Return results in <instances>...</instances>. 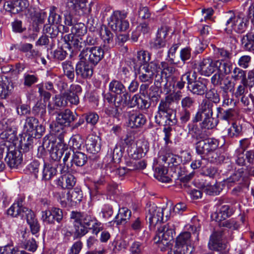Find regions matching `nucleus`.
I'll list each match as a JSON object with an SVG mask.
<instances>
[{
    "label": "nucleus",
    "instance_id": "18",
    "mask_svg": "<svg viewBox=\"0 0 254 254\" xmlns=\"http://www.w3.org/2000/svg\"><path fill=\"white\" fill-rule=\"evenodd\" d=\"M63 218V211L59 208L52 207L42 212V219L46 224H53L56 221L60 223Z\"/></svg>",
    "mask_w": 254,
    "mask_h": 254
},
{
    "label": "nucleus",
    "instance_id": "57",
    "mask_svg": "<svg viewBox=\"0 0 254 254\" xmlns=\"http://www.w3.org/2000/svg\"><path fill=\"white\" fill-rule=\"evenodd\" d=\"M206 94V97L208 101L212 102L213 105L217 104L220 101V96L217 90L214 88H211L207 90Z\"/></svg>",
    "mask_w": 254,
    "mask_h": 254
},
{
    "label": "nucleus",
    "instance_id": "48",
    "mask_svg": "<svg viewBox=\"0 0 254 254\" xmlns=\"http://www.w3.org/2000/svg\"><path fill=\"white\" fill-rule=\"evenodd\" d=\"M14 124L15 123L10 119H3L0 121V129L8 131L10 134L15 133L16 130Z\"/></svg>",
    "mask_w": 254,
    "mask_h": 254
},
{
    "label": "nucleus",
    "instance_id": "20",
    "mask_svg": "<svg viewBox=\"0 0 254 254\" xmlns=\"http://www.w3.org/2000/svg\"><path fill=\"white\" fill-rule=\"evenodd\" d=\"M198 122V121H195L192 118L191 121L187 125L188 129V135H190L193 140H195L196 141L208 137L206 131L203 130V128H201V127H198L197 124V123Z\"/></svg>",
    "mask_w": 254,
    "mask_h": 254
},
{
    "label": "nucleus",
    "instance_id": "33",
    "mask_svg": "<svg viewBox=\"0 0 254 254\" xmlns=\"http://www.w3.org/2000/svg\"><path fill=\"white\" fill-rule=\"evenodd\" d=\"M242 48L246 51H254V32H250L243 35L241 39Z\"/></svg>",
    "mask_w": 254,
    "mask_h": 254
},
{
    "label": "nucleus",
    "instance_id": "51",
    "mask_svg": "<svg viewBox=\"0 0 254 254\" xmlns=\"http://www.w3.org/2000/svg\"><path fill=\"white\" fill-rule=\"evenodd\" d=\"M25 252L17 247H14L8 244L0 247V254H24Z\"/></svg>",
    "mask_w": 254,
    "mask_h": 254
},
{
    "label": "nucleus",
    "instance_id": "9",
    "mask_svg": "<svg viewBox=\"0 0 254 254\" xmlns=\"http://www.w3.org/2000/svg\"><path fill=\"white\" fill-rule=\"evenodd\" d=\"M219 146V141L214 138H204L195 143L196 152L200 155L207 156L215 151Z\"/></svg>",
    "mask_w": 254,
    "mask_h": 254
},
{
    "label": "nucleus",
    "instance_id": "11",
    "mask_svg": "<svg viewBox=\"0 0 254 254\" xmlns=\"http://www.w3.org/2000/svg\"><path fill=\"white\" fill-rule=\"evenodd\" d=\"M157 61L150 62L149 64L140 66L138 71V79L142 82L152 83L155 73L159 68Z\"/></svg>",
    "mask_w": 254,
    "mask_h": 254
},
{
    "label": "nucleus",
    "instance_id": "26",
    "mask_svg": "<svg viewBox=\"0 0 254 254\" xmlns=\"http://www.w3.org/2000/svg\"><path fill=\"white\" fill-rule=\"evenodd\" d=\"M69 172L64 173L56 180V184L58 187L63 189H71L74 186L76 179Z\"/></svg>",
    "mask_w": 254,
    "mask_h": 254
},
{
    "label": "nucleus",
    "instance_id": "43",
    "mask_svg": "<svg viewBox=\"0 0 254 254\" xmlns=\"http://www.w3.org/2000/svg\"><path fill=\"white\" fill-rule=\"evenodd\" d=\"M179 47V44H174L168 51L166 60L170 64H178L180 63L179 58L176 56V52Z\"/></svg>",
    "mask_w": 254,
    "mask_h": 254
},
{
    "label": "nucleus",
    "instance_id": "4",
    "mask_svg": "<svg viewBox=\"0 0 254 254\" xmlns=\"http://www.w3.org/2000/svg\"><path fill=\"white\" fill-rule=\"evenodd\" d=\"M187 231L181 233L176 238V244L186 250L188 246L193 245L198 241L200 225L196 218H193L190 224L186 226Z\"/></svg>",
    "mask_w": 254,
    "mask_h": 254
},
{
    "label": "nucleus",
    "instance_id": "1",
    "mask_svg": "<svg viewBox=\"0 0 254 254\" xmlns=\"http://www.w3.org/2000/svg\"><path fill=\"white\" fill-rule=\"evenodd\" d=\"M146 219L149 223L151 230H155L157 227V229L154 238V243L158 244L162 251H165V247L171 244L175 234L173 224H161L164 221L163 209L157 207L154 203L147 204Z\"/></svg>",
    "mask_w": 254,
    "mask_h": 254
},
{
    "label": "nucleus",
    "instance_id": "55",
    "mask_svg": "<svg viewBox=\"0 0 254 254\" xmlns=\"http://www.w3.org/2000/svg\"><path fill=\"white\" fill-rule=\"evenodd\" d=\"M160 65L162 69L161 72L162 74L165 76V78H168L170 77L176 71V68L172 66H170L167 62H161Z\"/></svg>",
    "mask_w": 254,
    "mask_h": 254
},
{
    "label": "nucleus",
    "instance_id": "14",
    "mask_svg": "<svg viewBox=\"0 0 254 254\" xmlns=\"http://www.w3.org/2000/svg\"><path fill=\"white\" fill-rule=\"evenodd\" d=\"M224 238V231L222 229L214 231L210 237L208 244L209 249L216 251L226 250L227 245Z\"/></svg>",
    "mask_w": 254,
    "mask_h": 254
},
{
    "label": "nucleus",
    "instance_id": "61",
    "mask_svg": "<svg viewBox=\"0 0 254 254\" xmlns=\"http://www.w3.org/2000/svg\"><path fill=\"white\" fill-rule=\"evenodd\" d=\"M38 120L36 118L33 117H27L25 120L24 128L27 132L31 133L38 125Z\"/></svg>",
    "mask_w": 254,
    "mask_h": 254
},
{
    "label": "nucleus",
    "instance_id": "44",
    "mask_svg": "<svg viewBox=\"0 0 254 254\" xmlns=\"http://www.w3.org/2000/svg\"><path fill=\"white\" fill-rule=\"evenodd\" d=\"M74 231L73 232V239L74 240L80 238L85 235L89 229L79 222H75L73 220Z\"/></svg>",
    "mask_w": 254,
    "mask_h": 254
},
{
    "label": "nucleus",
    "instance_id": "31",
    "mask_svg": "<svg viewBox=\"0 0 254 254\" xmlns=\"http://www.w3.org/2000/svg\"><path fill=\"white\" fill-rule=\"evenodd\" d=\"M131 214V211L126 207L120 208L118 213L115 216L114 220L110 223H113L117 225L124 224L129 220Z\"/></svg>",
    "mask_w": 254,
    "mask_h": 254
},
{
    "label": "nucleus",
    "instance_id": "12",
    "mask_svg": "<svg viewBox=\"0 0 254 254\" xmlns=\"http://www.w3.org/2000/svg\"><path fill=\"white\" fill-rule=\"evenodd\" d=\"M169 31V27L162 26L158 28L156 37L149 42V48L151 50H159L166 46V37Z\"/></svg>",
    "mask_w": 254,
    "mask_h": 254
},
{
    "label": "nucleus",
    "instance_id": "42",
    "mask_svg": "<svg viewBox=\"0 0 254 254\" xmlns=\"http://www.w3.org/2000/svg\"><path fill=\"white\" fill-rule=\"evenodd\" d=\"M243 171L239 170L235 172L225 180L226 183L229 186H232L234 184L241 185L243 182Z\"/></svg>",
    "mask_w": 254,
    "mask_h": 254
},
{
    "label": "nucleus",
    "instance_id": "53",
    "mask_svg": "<svg viewBox=\"0 0 254 254\" xmlns=\"http://www.w3.org/2000/svg\"><path fill=\"white\" fill-rule=\"evenodd\" d=\"M67 199L68 201L79 203L82 200L81 191L78 189L68 191L66 193Z\"/></svg>",
    "mask_w": 254,
    "mask_h": 254
},
{
    "label": "nucleus",
    "instance_id": "63",
    "mask_svg": "<svg viewBox=\"0 0 254 254\" xmlns=\"http://www.w3.org/2000/svg\"><path fill=\"white\" fill-rule=\"evenodd\" d=\"M43 31L50 35L51 38L56 37L59 33V28L56 25L46 24L44 26Z\"/></svg>",
    "mask_w": 254,
    "mask_h": 254
},
{
    "label": "nucleus",
    "instance_id": "40",
    "mask_svg": "<svg viewBox=\"0 0 254 254\" xmlns=\"http://www.w3.org/2000/svg\"><path fill=\"white\" fill-rule=\"evenodd\" d=\"M167 172L168 170L166 167L163 166H159L155 169L154 176L160 182L169 183L171 181V179L166 176Z\"/></svg>",
    "mask_w": 254,
    "mask_h": 254
},
{
    "label": "nucleus",
    "instance_id": "3",
    "mask_svg": "<svg viewBox=\"0 0 254 254\" xmlns=\"http://www.w3.org/2000/svg\"><path fill=\"white\" fill-rule=\"evenodd\" d=\"M240 147L236 150L235 154V162L239 166H246L249 175L254 176V151H246L249 142L247 139L240 141Z\"/></svg>",
    "mask_w": 254,
    "mask_h": 254
},
{
    "label": "nucleus",
    "instance_id": "52",
    "mask_svg": "<svg viewBox=\"0 0 254 254\" xmlns=\"http://www.w3.org/2000/svg\"><path fill=\"white\" fill-rule=\"evenodd\" d=\"M28 13L30 17L37 21L38 24L43 23L47 17L46 12L42 10L36 11L34 9H30L28 10Z\"/></svg>",
    "mask_w": 254,
    "mask_h": 254
},
{
    "label": "nucleus",
    "instance_id": "41",
    "mask_svg": "<svg viewBox=\"0 0 254 254\" xmlns=\"http://www.w3.org/2000/svg\"><path fill=\"white\" fill-rule=\"evenodd\" d=\"M57 172V169L55 167L48 163H44L42 170V180H50L56 175Z\"/></svg>",
    "mask_w": 254,
    "mask_h": 254
},
{
    "label": "nucleus",
    "instance_id": "23",
    "mask_svg": "<svg viewBox=\"0 0 254 254\" xmlns=\"http://www.w3.org/2000/svg\"><path fill=\"white\" fill-rule=\"evenodd\" d=\"M72 34L66 35L64 39L67 43L68 48V43H71V39L73 38H81L83 37L87 33V29L85 24L82 22L75 23L71 28Z\"/></svg>",
    "mask_w": 254,
    "mask_h": 254
},
{
    "label": "nucleus",
    "instance_id": "5",
    "mask_svg": "<svg viewBox=\"0 0 254 254\" xmlns=\"http://www.w3.org/2000/svg\"><path fill=\"white\" fill-rule=\"evenodd\" d=\"M87 2V0H67L65 3V12L64 14V22L65 25L73 26L76 22L73 19L72 13L78 15L86 13Z\"/></svg>",
    "mask_w": 254,
    "mask_h": 254
},
{
    "label": "nucleus",
    "instance_id": "30",
    "mask_svg": "<svg viewBox=\"0 0 254 254\" xmlns=\"http://www.w3.org/2000/svg\"><path fill=\"white\" fill-rule=\"evenodd\" d=\"M24 198L19 197L17 198L14 203L7 210V214L12 217H16L20 215L23 217L22 209L24 208Z\"/></svg>",
    "mask_w": 254,
    "mask_h": 254
},
{
    "label": "nucleus",
    "instance_id": "8",
    "mask_svg": "<svg viewBox=\"0 0 254 254\" xmlns=\"http://www.w3.org/2000/svg\"><path fill=\"white\" fill-rule=\"evenodd\" d=\"M109 90L115 94L117 103L125 102L129 105L130 95L121 81L115 79L112 80L109 85Z\"/></svg>",
    "mask_w": 254,
    "mask_h": 254
},
{
    "label": "nucleus",
    "instance_id": "17",
    "mask_svg": "<svg viewBox=\"0 0 254 254\" xmlns=\"http://www.w3.org/2000/svg\"><path fill=\"white\" fill-rule=\"evenodd\" d=\"M79 59L75 68L76 75L82 79L91 78L93 73L94 66L84 59L81 58H79Z\"/></svg>",
    "mask_w": 254,
    "mask_h": 254
},
{
    "label": "nucleus",
    "instance_id": "7",
    "mask_svg": "<svg viewBox=\"0 0 254 254\" xmlns=\"http://www.w3.org/2000/svg\"><path fill=\"white\" fill-rule=\"evenodd\" d=\"M127 13L124 11H115L110 17L109 25L114 31H125L129 27V22L126 19Z\"/></svg>",
    "mask_w": 254,
    "mask_h": 254
},
{
    "label": "nucleus",
    "instance_id": "22",
    "mask_svg": "<svg viewBox=\"0 0 254 254\" xmlns=\"http://www.w3.org/2000/svg\"><path fill=\"white\" fill-rule=\"evenodd\" d=\"M214 105L213 103L208 101L206 99L202 100L200 105L199 106L197 112L193 117L195 121H201L202 119V115L204 117L213 116V108Z\"/></svg>",
    "mask_w": 254,
    "mask_h": 254
},
{
    "label": "nucleus",
    "instance_id": "59",
    "mask_svg": "<svg viewBox=\"0 0 254 254\" xmlns=\"http://www.w3.org/2000/svg\"><path fill=\"white\" fill-rule=\"evenodd\" d=\"M87 124L92 126H95L98 122L99 117L98 114L95 112H89L83 115Z\"/></svg>",
    "mask_w": 254,
    "mask_h": 254
},
{
    "label": "nucleus",
    "instance_id": "62",
    "mask_svg": "<svg viewBox=\"0 0 254 254\" xmlns=\"http://www.w3.org/2000/svg\"><path fill=\"white\" fill-rule=\"evenodd\" d=\"M83 144V141L79 134L73 135L69 141V145L74 149H79Z\"/></svg>",
    "mask_w": 254,
    "mask_h": 254
},
{
    "label": "nucleus",
    "instance_id": "64",
    "mask_svg": "<svg viewBox=\"0 0 254 254\" xmlns=\"http://www.w3.org/2000/svg\"><path fill=\"white\" fill-rule=\"evenodd\" d=\"M252 63V57L249 55H243L240 57L237 61L239 67L242 69L249 68Z\"/></svg>",
    "mask_w": 254,
    "mask_h": 254
},
{
    "label": "nucleus",
    "instance_id": "19",
    "mask_svg": "<svg viewBox=\"0 0 254 254\" xmlns=\"http://www.w3.org/2000/svg\"><path fill=\"white\" fill-rule=\"evenodd\" d=\"M29 5V1L27 0H14L5 2L3 7L5 11L11 14H15L25 10Z\"/></svg>",
    "mask_w": 254,
    "mask_h": 254
},
{
    "label": "nucleus",
    "instance_id": "35",
    "mask_svg": "<svg viewBox=\"0 0 254 254\" xmlns=\"http://www.w3.org/2000/svg\"><path fill=\"white\" fill-rule=\"evenodd\" d=\"M216 117L218 119L228 122L233 119L236 114V111L234 109L224 110L221 107L216 108Z\"/></svg>",
    "mask_w": 254,
    "mask_h": 254
},
{
    "label": "nucleus",
    "instance_id": "16",
    "mask_svg": "<svg viewBox=\"0 0 254 254\" xmlns=\"http://www.w3.org/2000/svg\"><path fill=\"white\" fill-rule=\"evenodd\" d=\"M208 81L205 78H199L195 81L191 78V81H189L187 88L193 95L203 96L208 90Z\"/></svg>",
    "mask_w": 254,
    "mask_h": 254
},
{
    "label": "nucleus",
    "instance_id": "28",
    "mask_svg": "<svg viewBox=\"0 0 254 254\" xmlns=\"http://www.w3.org/2000/svg\"><path fill=\"white\" fill-rule=\"evenodd\" d=\"M4 160L10 168H16L22 161V154L20 151L15 150L14 147L6 154Z\"/></svg>",
    "mask_w": 254,
    "mask_h": 254
},
{
    "label": "nucleus",
    "instance_id": "60",
    "mask_svg": "<svg viewBox=\"0 0 254 254\" xmlns=\"http://www.w3.org/2000/svg\"><path fill=\"white\" fill-rule=\"evenodd\" d=\"M195 103V99L190 96L183 98L181 101V107L184 110H191L194 108Z\"/></svg>",
    "mask_w": 254,
    "mask_h": 254
},
{
    "label": "nucleus",
    "instance_id": "29",
    "mask_svg": "<svg viewBox=\"0 0 254 254\" xmlns=\"http://www.w3.org/2000/svg\"><path fill=\"white\" fill-rule=\"evenodd\" d=\"M75 120V117L69 109H65L58 114L56 122L61 126L66 127Z\"/></svg>",
    "mask_w": 254,
    "mask_h": 254
},
{
    "label": "nucleus",
    "instance_id": "45",
    "mask_svg": "<svg viewBox=\"0 0 254 254\" xmlns=\"http://www.w3.org/2000/svg\"><path fill=\"white\" fill-rule=\"evenodd\" d=\"M64 74L71 81H73L74 77L75 69L72 65V63L69 61H65L62 64Z\"/></svg>",
    "mask_w": 254,
    "mask_h": 254
},
{
    "label": "nucleus",
    "instance_id": "21",
    "mask_svg": "<svg viewBox=\"0 0 254 254\" xmlns=\"http://www.w3.org/2000/svg\"><path fill=\"white\" fill-rule=\"evenodd\" d=\"M128 117V126L132 128L142 127L147 122L145 115L136 111L129 112Z\"/></svg>",
    "mask_w": 254,
    "mask_h": 254
},
{
    "label": "nucleus",
    "instance_id": "32",
    "mask_svg": "<svg viewBox=\"0 0 254 254\" xmlns=\"http://www.w3.org/2000/svg\"><path fill=\"white\" fill-rule=\"evenodd\" d=\"M73 152H75L73 150H71V149H68L67 146L64 149L63 164L60 165V167L62 168L60 170L61 174L71 172L72 170L71 168L72 167L71 159L70 160V161H68V160L70 158L71 154H73Z\"/></svg>",
    "mask_w": 254,
    "mask_h": 254
},
{
    "label": "nucleus",
    "instance_id": "34",
    "mask_svg": "<svg viewBox=\"0 0 254 254\" xmlns=\"http://www.w3.org/2000/svg\"><path fill=\"white\" fill-rule=\"evenodd\" d=\"M145 97V96L138 94L134 95L131 99L130 106L134 107L136 106L141 110L149 108L150 104Z\"/></svg>",
    "mask_w": 254,
    "mask_h": 254
},
{
    "label": "nucleus",
    "instance_id": "2",
    "mask_svg": "<svg viewBox=\"0 0 254 254\" xmlns=\"http://www.w3.org/2000/svg\"><path fill=\"white\" fill-rule=\"evenodd\" d=\"M172 101L167 97L161 99L155 116V122L159 126H174L177 123L176 113L171 107Z\"/></svg>",
    "mask_w": 254,
    "mask_h": 254
},
{
    "label": "nucleus",
    "instance_id": "24",
    "mask_svg": "<svg viewBox=\"0 0 254 254\" xmlns=\"http://www.w3.org/2000/svg\"><path fill=\"white\" fill-rule=\"evenodd\" d=\"M216 66V60L210 58L204 59L199 63L198 70L201 75L209 76L215 71Z\"/></svg>",
    "mask_w": 254,
    "mask_h": 254
},
{
    "label": "nucleus",
    "instance_id": "39",
    "mask_svg": "<svg viewBox=\"0 0 254 254\" xmlns=\"http://www.w3.org/2000/svg\"><path fill=\"white\" fill-rule=\"evenodd\" d=\"M231 73V78L234 81H241L242 84H247V71L244 70L239 67H235Z\"/></svg>",
    "mask_w": 254,
    "mask_h": 254
},
{
    "label": "nucleus",
    "instance_id": "54",
    "mask_svg": "<svg viewBox=\"0 0 254 254\" xmlns=\"http://www.w3.org/2000/svg\"><path fill=\"white\" fill-rule=\"evenodd\" d=\"M137 59L140 66H143L144 65L149 64L151 54L147 51H139L137 53Z\"/></svg>",
    "mask_w": 254,
    "mask_h": 254
},
{
    "label": "nucleus",
    "instance_id": "13",
    "mask_svg": "<svg viewBox=\"0 0 254 254\" xmlns=\"http://www.w3.org/2000/svg\"><path fill=\"white\" fill-rule=\"evenodd\" d=\"M97 44V38L93 35L88 34L81 38H73L71 39V43H68V48L72 45L74 48L81 52L83 49L89 48V46H94Z\"/></svg>",
    "mask_w": 254,
    "mask_h": 254
},
{
    "label": "nucleus",
    "instance_id": "6",
    "mask_svg": "<svg viewBox=\"0 0 254 254\" xmlns=\"http://www.w3.org/2000/svg\"><path fill=\"white\" fill-rule=\"evenodd\" d=\"M104 51L100 46L86 48L80 52L78 57L84 59L94 67L103 59Z\"/></svg>",
    "mask_w": 254,
    "mask_h": 254
},
{
    "label": "nucleus",
    "instance_id": "27",
    "mask_svg": "<svg viewBox=\"0 0 254 254\" xmlns=\"http://www.w3.org/2000/svg\"><path fill=\"white\" fill-rule=\"evenodd\" d=\"M66 147V145L63 140H61L59 142L55 141V142H53L52 146L49 149L51 158L55 161H59L64 155V149Z\"/></svg>",
    "mask_w": 254,
    "mask_h": 254
},
{
    "label": "nucleus",
    "instance_id": "37",
    "mask_svg": "<svg viewBox=\"0 0 254 254\" xmlns=\"http://www.w3.org/2000/svg\"><path fill=\"white\" fill-rule=\"evenodd\" d=\"M98 136H90L86 141V148L88 152L95 154L100 150V144L98 142Z\"/></svg>",
    "mask_w": 254,
    "mask_h": 254
},
{
    "label": "nucleus",
    "instance_id": "15",
    "mask_svg": "<svg viewBox=\"0 0 254 254\" xmlns=\"http://www.w3.org/2000/svg\"><path fill=\"white\" fill-rule=\"evenodd\" d=\"M70 218L75 222H79L90 230L91 226L97 224V219L93 215L85 212L72 211Z\"/></svg>",
    "mask_w": 254,
    "mask_h": 254
},
{
    "label": "nucleus",
    "instance_id": "50",
    "mask_svg": "<svg viewBox=\"0 0 254 254\" xmlns=\"http://www.w3.org/2000/svg\"><path fill=\"white\" fill-rule=\"evenodd\" d=\"M129 170H130L129 168L127 169L125 167L119 168L114 170H112L110 168H107L106 173L111 177H118L121 178V180H122V177L126 175Z\"/></svg>",
    "mask_w": 254,
    "mask_h": 254
},
{
    "label": "nucleus",
    "instance_id": "58",
    "mask_svg": "<svg viewBox=\"0 0 254 254\" xmlns=\"http://www.w3.org/2000/svg\"><path fill=\"white\" fill-rule=\"evenodd\" d=\"M144 227L143 221L139 217L132 218L130 222V227L135 233L140 232Z\"/></svg>",
    "mask_w": 254,
    "mask_h": 254
},
{
    "label": "nucleus",
    "instance_id": "10",
    "mask_svg": "<svg viewBox=\"0 0 254 254\" xmlns=\"http://www.w3.org/2000/svg\"><path fill=\"white\" fill-rule=\"evenodd\" d=\"M225 17L228 18L226 23L228 28L231 27L238 33H243L247 29L249 23L247 19L236 16L231 11L226 14Z\"/></svg>",
    "mask_w": 254,
    "mask_h": 254
},
{
    "label": "nucleus",
    "instance_id": "47",
    "mask_svg": "<svg viewBox=\"0 0 254 254\" xmlns=\"http://www.w3.org/2000/svg\"><path fill=\"white\" fill-rule=\"evenodd\" d=\"M216 69L220 73L228 75L232 72V64L230 62H223L222 60H216Z\"/></svg>",
    "mask_w": 254,
    "mask_h": 254
},
{
    "label": "nucleus",
    "instance_id": "36",
    "mask_svg": "<svg viewBox=\"0 0 254 254\" xmlns=\"http://www.w3.org/2000/svg\"><path fill=\"white\" fill-rule=\"evenodd\" d=\"M23 240H21V246L25 249L34 252L36 251L38 246L35 240L33 238H30L29 235L24 232L22 235Z\"/></svg>",
    "mask_w": 254,
    "mask_h": 254
},
{
    "label": "nucleus",
    "instance_id": "56",
    "mask_svg": "<svg viewBox=\"0 0 254 254\" xmlns=\"http://www.w3.org/2000/svg\"><path fill=\"white\" fill-rule=\"evenodd\" d=\"M202 122L200 123L201 128L207 129H212L216 126L217 122L213 117V116L204 117L202 118Z\"/></svg>",
    "mask_w": 254,
    "mask_h": 254
},
{
    "label": "nucleus",
    "instance_id": "46",
    "mask_svg": "<svg viewBox=\"0 0 254 254\" xmlns=\"http://www.w3.org/2000/svg\"><path fill=\"white\" fill-rule=\"evenodd\" d=\"M72 164H74L76 166L82 167L87 161V156L84 153L80 151L73 152L71 159Z\"/></svg>",
    "mask_w": 254,
    "mask_h": 254
},
{
    "label": "nucleus",
    "instance_id": "38",
    "mask_svg": "<svg viewBox=\"0 0 254 254\" xmlns=\"http://www.w3.org/2000/svg\"><path fill=\"white\" fill-rule=\"evenodd\" d=\"M235 210V208L228 205L222 206L219 212L215 214L216 215V221H221L225 220L227 218L230 217L234 213Z\"/></svg>",
    "mask_w": 254,
    "mask_h": 254
},
{
    "label": "nucleus",
    "instance_id": "25",
    "mask_svg": "<svg viewBox=\"0 0 254 254\" xmlns=\"http://www.w3.org/2000/svg\"><path fill=\"white\" fill-rule=\"evenodd\" d=\"M149 144L147 141L139 140L136 143V148L130 149L128 153L133 159H139L144 157L149 150Z\"/></svg>",
    "mask_w": 254,
    "mask_h": 254
},
{
    "label": "nucleus",
    "instance_id": "49",
    "mask_svg": "<svg viewBox=\"0 0 254 254\" xmlns=\"http://www.w3.org/2000/svg\"><path fill=\"white\" fill-rule=\"evenodd\" d=\"M103 98L104 102H107L110 105L115 106L116 108L120 107L121 106L126 107L128 105L125 102L121 103L117 102L116 95H113L111 92H107V93L103 94Z\"/></svg>",
    "mask_w": 254,
    "mask_h": 254
}]
</instances>
